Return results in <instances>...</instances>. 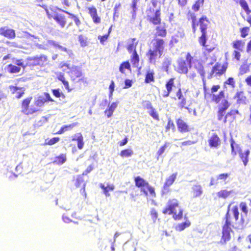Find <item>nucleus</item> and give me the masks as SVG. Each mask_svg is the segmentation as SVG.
I'll use <instances>...</instances> for the list:
<instances>
[{
    "mask_svg": "<svg viewBox=\"0 0 251 251\" xmlns=\"http://www.w3.org/2000/svg\"><path fill=\"white\" fill-rule=\"evenodd\" d=\"M118 102H112L110 105L108 106V108L114 112L118 106Z\"/></svg>",
    "mask_w": 251,
    "mask_h": 251,
    "instance_id": "obj_61",
    "label": "nucleus"
},
{
    "mask_svg": "<svg viewBox=\"0 0 251 251\" xmlns=\"http://www.w3.org/2000/svg\"><path fill=\"white\" fill-rule=\"evenodd\" d=\"M183 210L180 206L178 200L176 198L168 200L166 206L162 210V213L165 215H172L175 221L182 219Z\"/></svg>",
    "mask_w": 251,
    "mask_h": 251,
    "instance_id": "obj_2",
    "label": "nucleus"
},
{
    "mask_svg": "<svg viewBox=\"0 0 251 251\" xmlns=\"http://www.w3.org/2000/svg\"><path fill=\"white\" fill-rule=\"evenodd\" d=\"M7 70L9 73H17L20 71L21 68L15 65L10 64L8 65Z\"/></svg>",
    "mask_w": 251,
    "mask_h": 251,
    "instance_id": "obj_26",
    "label": "nucleus"
},
{
    "mask_svg": "<svg viewBox=\"0 0 251 251\" xmlns=\"http://www.w3.org/2000/svg\"><path fill=\"white\" fill-rule=\"evenodd\" d=\"M174 78H171L166 83V88L169 92H171L172 90V87L174 86Z\"/></svg>",
    "mask_w": 251,
    "mask_h": 251,
    "instance_id": "obj_39",
    "label": "nucleus"
},
{
    "mask_svg": "<svg viewBox=\"0 0 251 251\" xmlns=\"http://www.w3.org/2000/svg\"><path fill=\"white\" fill-rule=\"evenodd\" d=\"M176 179V174H172L166 179L163 188L164 193H167L169 192V187L173 184Z\"/></svg>",
    "mask_w": 251,
    "mask_h": 251,
    "instance_id": "obj_14",
    "label": "nucleus"
},
{
    "mask_svg": "<svg viewBox=\"0 0 251 251\" xmlns=\"http://www.w3.org/2000/svg\"><path fill=\"white\" fill-rule=\"evenodd\" d=\"M238 113V110H232L230 112H228L225 116V120H224V123H226V119L229 116H232V115H235L236 114Z\"/></svg>",
    "mask_w": 251,
    "mask_h": 251,
    "instance_id": "obj_56",
    "label": "nucleus"
},
{
    "mask_svg": "<svg viewBox=\"0 0 251 251\" xmlns=\"http://www.w3.org/2000/svg\"><path fill=\"white\" fill-rule=\"evenodd\" d=\"M208 142L211 148H217L220 145L221 141L219 137L215 133H213L209 137Z\"/></svg>",
    "mask_w": 251,
    "mask_h": 251,
    "instance_id": "obj_12",
    "label": "nucleus"
},
{
    "mask_svg": "<svg viewBox=\"0 0 251 251\" xmlns=\"http://www.w3.org/2000/svg\"><path fill=\"white\" fill-rule=\"evenodd\" d=\"M167 143H166L163 146H162L157 152V154L160 156L162 155L165 151L167 147Z\"/></svg>",
    "mask_w": 251,
    "mask_h": 251,
    "instance_id": "obj_52",
    "label": "nucleus"
},
{
    "mask_svg": "<svg viewBox=\"0 0 251 251\" xmlns=\"http://www.w3.org/2000/svg\"><path fill=\"white\" fill-rule=\"evenodd\" d=\"M34 60H36L38 61V64L40 65L41 63L40 61L42 62H45L47 60V57L45 55H42L40 56H36L34 57Z\"/></svg>",
    "mask_w": 251,
    "mask_h": 251,
    "instance_id": "obj_43",
    "label": "nucleus"
},
{
    "mask_svg": "<svg viewBox=\"0 0 251 251\" xmlns=\"http://www.w3.org/2000/svg\"><path fill=\"white\" fill-rule=\"evenodd\" d=\"M139 56L137 53L136 50H134V52L133 53L132 55V58L131 59V62L132 63L133 65L135 67L137 66V64L139 63Z\"/></svg>",
    "mask_w": 251,
    "mask_h": 251,
    "instance_id": "obj_30",
    "label": "nucleus"
},
{
    "mask_svg": "<svg viewBox=\"0 0 251 251\" xmlns=\"http://www.w3.org/2000/svg\"><path fill=\"white\" fill-rule=\"evenodd\" d=\"M240 157L244 164L246 166L248 162V156L250 154V151L249 150L246 151L244 152H240Z\"/></svg>",
    "mask_w": 251,
    "mask_h": 251,
    "instance_id": "obj_25",
    "label": "nucleus"
},
{
    "mask_svg": "<svg viewBox=\"0 0 251 251\" xmlns=\"http://www.w3.org/2000/svg\"><path fill=\"white\" fill-rule=\"evenodd\" d=\"M82 137L83 136L81 133H77L71 137L72 140L73 141H78L79 139H80V138H82Z\"/></svg>",
    "mask_w": 251,
    "mask_h": 251,
    "instance_id": "obj_53",
    "label": "nucleus"
},
{
    "mask_svg": "<svg viewBox=\"0 0 251 251\" xmlns=\"http://www.w3.org/2000/svg\"><path fill=\"white\" fill-rule=\"evenodd\" d=\"M75 124H72L69 126H64L61 128V129L57 132V134H61L63 133L64 131H66L68 130L69 127L73 128L75 126Z\"/></svg>",
    "mask_w": 251,
    "mask_h": 251,
    "instance_id": "obj_41",
    "label": "nucleus"
},
{
    "mask_svg": "<svg viewBox=\"0 0 251 251\" xmlns=\"http://www.w3.org/2000/svg\"><path fill=\"white\" fill-rule=\"evenodd\" d=\"M228 106L229 104L228 101L226 100H223L222 105L220 108L222 110H224V111H226L228 108Z\"/></svg>",
    "mask_w": 251,
    "mask_h": 251,
    "instance_id": "obj_55",
    "label": "nucleus"
},
{
    "mask_svg": "<svg viewBox=\"0 0 251 251\" xmlns=\"http://www.w3.org/2000/svg\"><path fill=\"white\" fill-rule=\"evenodd\" d=\"M56 48L58 49L61 51L66 52L69 55H71L72 54L71 50L67 49L66 48L63 47L59 44L57 46Z\"/></svg>",
    "mask_w": 251,
    "mask_h": 251,
    "instance_id": "obj_46",
    "label": "nucleus"
},
{
    "mask_svg": "<svg viewBox=\"0 0 251 251\" xmlns=\"http://www.w3.org/2000/svg\"><path fill=\"white\" fill-rule=\"evenodd\" d=\"M9 88L10 91L12 93L15 94V97L18 99L21 98L24 94L25 90L23 88H20L17 86H10Z\"/></svg>",
    "mask_w": 251,
    "mask_h": 251,
    "instance_id": "obj_17",
    "label": "nucleus"
},
{
    "mask_svg": "<svg viewBox=\"0 0 251 251\" xmlns=\"http://www.w3.org/2000/svg\"><path fill=\"white\" fill-rule=\"evenodd\" d=\"M150 215L153 222H155L157 218H158V213L154 208H152L151 209L150 212Z\"/></svg>",
    "mask_w": 251,
    "mask_h": 251,
    "instance_id": "obj_47",
    "label": "nucleus"
},
{
    "mask_svg": "<svg viewBox=\"0 0 251 251\" xmlns=\"http://www.w3.org/2000/svg\"><path fill=\"white\" fill-rule=\"evenodd\" d=\"M100 187L103 190V193L106 197L110 196L109 191H112L114 189V186L113 184H108L105 186L104 184H100Z\"/></svg>",
    "mask_w": 251,
    "mask_h": 251,
    "instance_id": "obj_21",
    "label": "nucleus"
},
{
    "mask_svg": "<svg viewBox=\"0 0 251 251\" xmlns=\"http://www.w3.org/2000/svg\"><path fill=\"white\" fill-rule=\"evenodd\" d=\"M147 56L149 58L150 63L154 64L158 56H159V52L151 48L147 53Z\"/></svg>",
    "mask_w": 251,
    "mask_h": 251,
    "instance_id": "obj_15",
    "label": "nucleus"
},
{
    "mask_svg": "<svg viewBox=\"0 0 251 251\" xmlns=\"http://www.w3.org/2000/svg\"><path fill=\"white\" fill-rule=\"evenodd\" d=\"M203 0H198L193 6V9L196 11H198L201 6L203 4Z\"/></svg>",
    "mask_w": 251,
    "mask_h": 251,
    "instance_id": "obj_44",
    "label": "nucleus"
},
{
    "mask_svg": "<svg viewBox=\"0 0 251 251\" xmlns=\"http://www.w3.org/2000/svg\"><path fill=\"white\" fill-rule=\"evenodd\" d=\"M239 207L241 210L245 214V216H247L248 214V209L247 203L246 202H241L239 204Z\"/></svg>",
    "mask_w": 251,
    "mask_h": 251,
    "instance_id": "obj_31",
    "label": "nucleus"
},
{
    "mask_svg": "<svg viewBox=\"0 0 251 251\" xmlns=\"http://www.w3.org/2000/svg\"><path fill=\"white\" fill-rule=\"evenodd\" d=\"M199 23L201 32H206V29L209 24L207 18L205 17H202L200 19Z\"/></svg>",
    "mask_w": 251,
    "mask_h": 251,
    "instance_id": "obj_19",
    "label": "nucleus"
},
{
    "mask_svg": "<svg viewBox=\"0 0 251 251\" xmlns=\"http://www.w3.org/2000/svg\"><path fill=\"white\" fill-rule=\"evenodd\" d=\"M84 174L82 175L79 176L76 179L75 182V186L77 188L79 189L80 192L84 199H85L87 197V194L85 192V186L86 184L85 181L83 179V176Z\"/></svg>",
    "mask_w": 251,
    "mask_h": 251,
    "instance_id": "obj_6",
    "label": "nucleus"
},
{
    "mask_svg": "<svg viewBox=\"0 0 251 251\" xmlns=\"http://www.w3.org/2000/svg\"><path fill=\"white\" fill-rule=\"evenodd\" d=\"M48 101H54L49 93H44L43 94L39 96L37 98V100L35 101V104L38 106L41 107L43 106L44 103Z\"/></svg>",
    "mask_w": 251,
    "mask_h": 251,
    "instance_id": "obj_10",
    "label": "nucleus"
},
{
    "mask_svg": "<svg viewBox=\"0 0 251 251\" xmlns=\"http://www.w3.org/2000/svg\"><path fill=\"white\" fill-rule=\"evenodd\" d=\"M135 47L136 45H134L133 43L130 44L128 45L127 47V50L129 52H131L132 51H133V52H134V50H135Z\"/></svg>",
    "mask_w": 251,
    "mask_h": 251,
    "instance_id": "obj_59",
    "label": "nucleus"
},
{
    "mask_svg": "<svg viewBox=\"0 0 251 251\" xmlns=\"http://www.w3.org/2000/svg\"><path fill=\"white\" fill-rule=\"evenodd\" d=\"M147 19L150 23L154 25L160 24V10L159 9H157L152 15H149V13H147Z\"/></svg>",
    "mask_w": 251,
    "mask_h": 251,
    "instance_id": "obj_9",
    "label": "nucleus"
},
{
    "mask_svg": "<svg viewBox=\"0 0 251 251\" xmlns=\"http://www.w3.org/2000/svg\"><path fill=\"white\" fill-rule=\"evenodd\" d=\"M66 156L64 154H62L55 158V160L53 161V163L57 164H62L66 161Z\"/></svg>",
    "mask_w": 251,
    "mask_h": 251,
    "instance_id": "obj_29",
    "label": "nucleus"
},
{
    "mask_svg": "<svg viewBox=\"0 0 251 251\" xmlns=\"http://www.w3.org/2000/svg\"><path fill=\"white\" fill-rule=\"evenodd\" d=\"M202 193V188L200 185H196L192 188V194L194 198L200 196Z\"/></svg>",
    "mask_w": 251,
    "mask_h": 251,
    "instance_id": "obj_20",
    "label": "nucleus"
},
{
    "mask_svg": "<svg viewBox=\"0 0 251 251\" xmlns=\"http://www.w3.org/2000/svg\"><path fill=\"white\" fill-rule=\"evenodd\" d=\"M0 35L9 39H13L15 37V31L6 26L0 27Z\"/></svg>",
    "mask_w": 251,
    "mask_h": 251,
    "instance_id": "obj_11",
    "label": "nucleus"
},
{
    "mask_svg": "<svg viewBox=\"0 0 251 251\" xmlns=\"http://www.w3.org/2000/svg\"><path fill=\"white\" fill-rule=\"evenodd\" d=\"M136 186L141 189V192L146 196L152 198L156 197L154 188L151 186L149 182L140 176H137L134 179Z\"/></svg>",
    "mask_w": 251,
    "mask_h": 251,
    "instance_id": "obj_4",
    "label": "nucleus"
},
{
    "mask_svg": "<svg viewBox=\"0 0 251 251\" xmlns=\"http://www.w3.org/2000/svg\"><path fill=\"white\" fill-rule=\"evenodd\" d=\"M89 13L90 14L91 17L95 16L97 14V10L94 7H91L88 8Z\"/></svg>",
    "mask_w": 251,
    "mask_h": 251,
    "instance_id": "obj_51",
    "label": "nucleus"
},
{
    "mask_svg": "<svg viewBox=\"0 0 251 251\" xmlns=\"http://www.w3.org/2000/svg\"><path fill=\"white\" fill-rule=\"evenodd\" d=\"M231 204L228 205L227 210L224 218L225 223L222 226V237L220 243L222 244H226L231 239V232H232L231 226H233L231 221V215L229 213Z\"/></svg>",
    "mask_w": 251,
    "mask_h": 251,
    "instance_id": "obj_3",
    "label": "nucleus"
},
{
    "mask_svg": "<svg viewBox=\"0 0 251 251\" xmlns=\"http://www.w3.org/2000/svg\"><path fill=\"white\" fill-rule=\"evenodd\" d=\"M164 41L159 38L154 39L152 42V49L159 52V58L162 55L164 49Z\"/></svg>",
    "mask_w": 251,
    "mask_h": 251,
    "instance_id": "obj_7",
    "label": "nucleus"
},
{
    "mask_svg": "<svg viewBox=\"0 0 251 251\" xmlns=\"http://www.w3.org/2000/svg\"><path fill=\"white\" fill-rule=\"evenodd\" d=\"M181 100V101L179 103L178 106L181 108H184L188 110V112L189 113H191V111L192 110V109L189 108L188 107H185V105L186 103V100L185 98H183Z\"/></svg>",
    "mask_w": 251,
    "mask_h": 251,
    "instance_id": "obj_36",
    "label": "nucleus"
},
{
    "mask_svg": "<svg viewBox=\"0 0 251 251\" xmlns=\"http://www.w3.org/2000/svg\"><path fill=\"white\" fill-rule=\"evenodd\" d=\"M124 250L125 251H135V248L133 245L126 243L124 245Z\"/></svg>",
    "mask_w": 251,
    "mask_h": 251,
    "instance_id": "obj_49",
    "label": "nucleus"
},
{
    "mask_svg": "<svg viewBox=\"0 0 251 251\" xmlns=\"http://www.w3.org/2000/svg\"><path fill=\"white\" fill-rule=\"evenodd\" d=\"M59 140V137H54V138H52V139H50L49 141L48 144L50 145H52L54 144L55 143H57V142H58Z\"/></svg>",
    "mask_w": 251,
    "mask_h": 251,
    "instance_id": "obj_57",
    "label": "nucleus"
},
{
    "mask_svg": "<svg viewBox=\"0 0 251 251\" xmlns=\"http://www.w3.org/2000/svg\"><path fill=\"white\" fill-rule=\"evenodd\" d=\"M230 145L232 149V153L233 155H235L236 154L237 151L238 150V147L232 139H231Z\"/></svg>",
    "mask_w": 251,
    "mask_h": 251,
    "instance_id": "obj_42",
    "label": "nucleus"
},
{
    "mask_svg": "<svg viewBox=\"0 0 251 251\" xmlns=\"http://www.w3.org/2000/svg\"><path fill=\"white\" fill-rule=\"evenodd\" d=\"M143 105L145 108L149 110L153 107L151 102L148 100L144 101Z\"/></svg>",
    "mask_w": 251,
    "mask_h": 251,
    "instance_id": "obj_54",
    "label": "nucleus"
},
{
    "mask_svg": "<svg viewBox=\"0 0 251 251\" xmlns=\"http://www.w3.org/2000/svg\"><path fill=\"white\" fill-rule=\"evenodd\" d=\"M78 40L80 43V46L82 47L87 46L89 44L88 38L85 36L80 35L78 36Z\"/></svg>",
    "mask_w": 251,
    "mask_h": 251,
    "instance_id": "obj_23",
    "label": "nucleus"
},
{
    "mask_svg": "<svg viewBox=\"0 0 251 251\" xmlns=\"http://www.w3.org/2000/svg\"><path fill=\"white\" fill-rule=\"evenodd\" d=\"M239 4L247 15L251 13V10L250 9L248 4L245 0H241Z\"/></svg>",
    "mask_w": 251,
    "mask_h": 251,
    "instance_id": "obj_28",
    "label": "nucleus"
},
{
    "mask_svg": "<svg viewBox=\"0 0 251 251\" xmlns=\"http://www.w3.org/2000/svg\"><path fill=\"white\" fill-rule=\"evenodd\" d=\"M66 67L69 71L68 72L71 79L73 81H75L77 79H80V77L82 76V69L80 67L77 66H71L70 64L65 63L62 66V67Z\"/></svg>",
    "mask_w": 251,
    "mask_h": 251,
    "instance_id": "obj_5",
    "label": "nucleus"
},
{
    "mask_svg": "<svg viewBox=\"0 0 251 251\" xmlns=\"http://www.w3.org/2000/svg\"><path fill=\"white\" fill-rule=\"evenodd\" d=\"M121 6L120 3H116L114 8V14H113V20L115 19V18L119 17V9Z\"/></svg>",
    "mask_w": 251,
    "mask_h": 251,
    "instance_id": "obj_45",
    "label": "nucleus"
},
{
    "mask_svg": "<svg viewBox=\"0 0 251 251\" xmlns=\"http://www.w3.org/2000/svg\"><path fill=\"white\" fill-rule=\"evenodd\" d=\"M52 93L54 96L57 98H59L61 96V93L60 92L59 89H53L52 90Z\"/></svg>",
    "mask_w": 251,
    "mask_h": 251,
    "instance_id": "obj_64",
    "label": "nucleus"
},
{
    "mask_svg": "<svg viewBox=\"0 0 251 251\" xmlns=\"http://www.w3.org/2000/svg\"><path fill=\"white\" fill-rule=\"evenodd\" d=\"M167 34L166 29L164 24H160L159 25L156 27V32L155 35L156 36L165 37Z\"/></svg>",
    "mask_w": 251,
    "mask_h": 251,
    "instance_id": "obj_18",
    "label": "nucleus"
},
{
    "mask_svg": "<svg viewBox=\"0 0 251 251\" xmlns=\"http://www.w3.org/2000/svg\"><path fill=\"white\" fill-rule=\"evenodd\" d=\"M175 127V125L174 124L173 122L172 121V120L171 119H170L168 121V124H167V126H166L167 130H168V129H169L171 128H174Z\"/></svg>",
    "mask_w": 251,
    "mask_h": 251,
    "instance_id": "obj_63",
    "label": "nucleus"
},
{
    "mask_svg": "<svg viewBox=\"0 0 251 251\" xmlns=\"http://www.w3.org/2000/svg\"><path fill=\"white\" fill-rule=\"evenodd\" d=\"M149 113L155 120H159L158 114L157 113L155 109L152 107L149 110Z\"/></svg>",
    "mask_w": 251,
    "mask_h": 251,
    "instance_id": "obj_38",
    "label": "nucleus"
},
{
    "mask_svg": "<svg viewBox=\"0 0 251 251\" xmlns=\"http://www.w3.org/2000/svg\"><path fill=\"white\" fill-rule=\"evenodd\" d=\"M232 212L233 213V215L236 221H237L239 220V211L238 210V207L237 205L234 206L232 208Z\"/></svg>",
    "mask_w": 251,
    "mask_h": 251,
    "instance_id": "obj_34",
    "label": "nucleus"
},
{
    "mask_svg": "<svg viewBox=\"0 0 251 251\" xmlns=\"http://www.w3.org/2000/svg\"><path fill=\"white\" fill-rule=\"evenodd\" d=\"M190 226V222L189 221H185L184 222L179 224L177 225L176 229L177 231H181L186 228L189 227Z\"/></svg>",
    "mask_w": 251,
    "mask_h": 251,
    "instance_id": "obj_24",
    "label": "nucleus"
},
{
    "mask_svg": "<svg viewBox=\"0 0 251 251\" xmlns=\"http://www.w3.org/2000/svg\"><path fill=\"white\" fill-rule=\"evenodd\" d=\"M249 67L246 64L242 65L240 68V74L241 75H243V74L247 73L249 71Z\"/></svg>",
    "mask_w": 251,
    "mask_h": 251,
    "instance_id": "obj_48",
    "label": "nucleus"
},
{
    "mask_svg": "<svg viewBox=\"0 0 251 251\" xmlns=\"http://www.w3.org/2000/svg\"><path fill=\"white\" fill-rule=\"evenodd\" d=\"M224 97V92L223 91H221L218 95H213V100L216 101L217 103L219 102L220 100Z\"/></svg>",
    "mask_w": 251,
    "mask_h": 251,
    "instance_id": "obj_40",
    "label": "nucleus"
},
{
    "mask_svg": "<svg viewBox=\"0 0 251 251\" xmlns=\"http://www.w3.org/2000/svg\"><path fill=\"white\" fill-rule=\"evenodd\" d=\"M31 98H27L24 100L22 103V112L25 114L30 113L28 109V105L30 102Z\"/></svg>",
    "mask_w": 251,
    "mask_h": 251,
    "instance_id": "obj_22",
    "label": "nucleus"
},
{
    "mask_svg": "<svg viewBox=\"0 0 251 251\" xmlns=\"http://www.w3.org/2000/svg\"><path fill=\"white\" fill-rule=\"evenodd\" d=\"M225 84H227L231 85L232 87L234 86L235 82L234 79L232 77H229L226 81L225 82Z\"/></svg>",
    "mask_w": 251,
    "mask_h": 251,
    "instance_id": "obj_62",
    "label": "nucleus"
},
{
    "mask_svg": "<svg viewBox=\"0 0 251 251\" xmlns=\"http://www.w3.org/2000/svg\"><path fill=\"white\" fill-rule=\"evenodd\" d=\"M243 46L241 41H236L233 43V48L238 50H241V47H243Z\"/></svg>",
    "mask_w": 251,
    "mask_h": 251,
    "instance_id": "obj_50",
    "label": "nucleus"
},
{
    "mask_svg": "<svg viewBox=\"0 0 251 251\" xmlns=\"http://www.w3.org/2000/svg\"><path fill=\"white\" fill-rule=\"evenodd\" d=\"M177 72L181 74H187L188 77L193 79L196 76V72L199 73L203 80L204 77V71L203 67L198 63L193 65V57L190 53H187L185 58H180L177 60Z\"/></svg>",
    "mask_w": 251,
    "mask_h": 251,
    "instance_id": "obj_1",
    "label": "nucleus"
},
{
    "mask_svg": "<svg viewBox=\"0 0 251 251\" xmlns=\"http://www.w3.org/2000/svg\"><path fill=\"white\" fill-rule=\"evenodd\" d=\"M130 65L128 61L124 62L121 64L119 68V70L122 73H124V69H130Z\"/></svg>",
    "mask_w": 251,
    "mask_h": 251,
    "instance_id": "obj_35",
    "label": "nucleus"
},
{
    "mask_svg": "<svg viewBox=\"0 0 251 251\" xmlns=\"http://www.w3.org/2000/svg\"><path fill=\"white\" fill-rule=\"evenodd\" d=\"M51 17L61 27L65 26L66 24V20L64 15L54 12L53 15H51Z\"/></svg>",
    "mask_w": 251,
    "mask_h": 251,
    "instance_id": "obj_13",
    "label": "nucleus"
},
{
    "mask_svg": "<svg viewBox=\"0 0 251 251\" xmlns=\"http://www.w3.org/2000/svg\"><path fill=\"white\" fill-rule=\"evenodd\" d=\"M108 37V34L104 35L103 36H99L98 39L100 40V43L102 44H104V42L107 39Z\"/></svg>",
    "mask_w": 251,
    "mask_h": 251,
    "instance_id": "obj_58",
    "label": "nucleus"
},
{
    "mask_svg": "<svg viewBox=\"0 0 251 251\" xmlns=\"http://www.w3.org/2000/svg\"><path fill=\"white\" fill-rule=\"evenodd\" d=\"M154 73L152 71H149L148 72L145 78V82L146 83H150V82L154 81Z\"/></svg>",
    "mask_w": 251,
    "mask_h": 251,
    "instance_id": "obj_32",
    "label": "nucleus"
},
{
    "mask_svg": "<svg viewBox=\"0 0 251 251\" xmlns=\"http://www.w3.org/2000/svg\"><path fill=\"white\" fill-rule=\"evenodd\" d=\"M206 32H201V36L199 38V42L202 46H205L206 42Z\"/></svg>",
    "mask_w": 251,
    "mask_h": 251,
    "instance_id": "obj_37",
    "label": "nucleus"
},
{
    "mask_svg": "<svg viewBox=\"0 0 251 251\" xmlns=\"http://www.w3.org/2000/svg\"><path fill=\"white\" fill-rule=\"evenodd\" d=\"M133 151L131 149L123 150L120 153V155L123 157H128L133 154Z\"/></svg>",
    "mask_w": 251,
    "mask_h": 251,
    "instance_id": "obj_33",
    "label": "nucleus"
},
{
    "mask_svg": "<svg viewBox=\"0 0 251 251\" xmlns=\"http://www.w3.org/2000/svg\"><path fill=\"white\" fill-rule=\"evenodd\" d=\"M77 142V147L79 149H82L84 145L83 137L80 138Z\"/></svg>",
    "mask_w": 251,
    "mask_h": 251,
    "instance_id": "obj_60",
    "label": "nucleus"
},
{
    "mask_svg": "<svg viewBox=\"0 0 251 251\" xmlns=\"http://www.w3.org/2000/svg\"><path fill=\"white\" fill-rule=\"evenodd\" d=\"M178 130L181 133L188 132L189 127L187 124L182 119H179L176 121Z\"/></svg>",
    "mask_w": 251,
    "mask_h": 251,
    "instance_id": "obj_16",
    "label": "nucleus"
},
{
    "mask_svg": "<svg viewBox=\"0 0 251 251\" xmlns=\"http://www.w3.org/2000/svg\"><path fill=\"white\" fill-rule=\"evenodd\" d=\"M231 192V191H228L226 190H223L218 192L217 196L219 198L226 199L230 195Z\"/></svg>",
    "mask_w": 251,
    "mask_h": 251,
    "instance_id": "obj_27",
    "label": "nucleus"
},
{
    "mask_svg": "<svg viewBox=\"0 0 251 251\" xmlns=\"http://www.w3.org/2000/svg\"><path fill=\"white\" fill-rule=\"evenodd\" d=\"M226 66L224 65H221L220 64L217 63L212 68L211 72L208 76V78L212 77L213 75L215 74V75H221L225 73L226 70Z\"/></svg>",
    "mask_w": 251,
    "mask_h": 251,
    "instance_id": "obj_8",
    "label": "nucleus"
}]
</instances>
